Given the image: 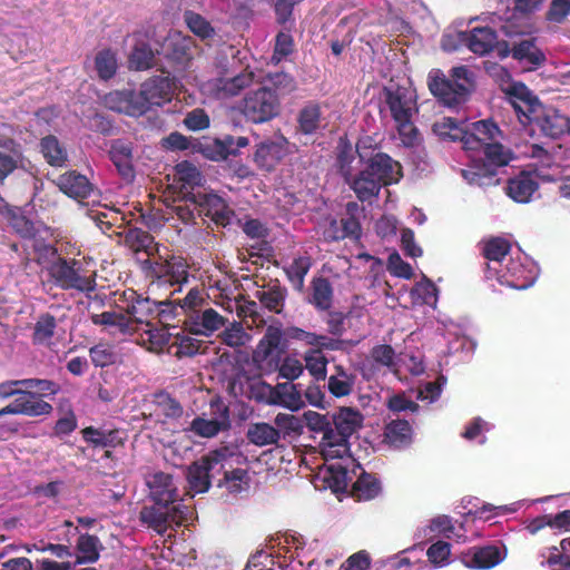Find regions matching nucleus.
Returning <instances> with one entry per match:
<instances>
[{"instance_id": "nucleus-47", "label": "nucleus", "mask_w": 570, "mask_h": 570, "mask_svg": "<svg viewBox=\"0 0 570 570\" xmlns=\"http://www.w3.org/2000/svg\"><path fill=\"white\" fill-rule=\"evenodd\" d=\"M321 109L317 105L305 106L298 115L299 130L305 135L316 132L321 127Z\"/></svg>"}, {"instance_id": "nucleus-57", "label": "nucleus", "mask_w": 570, "mask_h": 570, "mask_svg": "<svg viewBox=\"0 0 570 570\" xmlns=\"http://www.w3.org/2000/svg\"><path fill=\"white\" fill-rule=\"evenodd\" d=\"M156 413L167 419H177L183 414V407L178 401L167 393H159L155 396Z\"/></svg>"}, {"instance_id": "nucleus-17", "label": "nucleus", "mask_w": 570, "mask_h": 570, "mask_svg": "<svg viewBox=\"0 0 570 570\" xmlns=\"http://www.w3.org/2000/svg\"><path fill=\"white\" fill-rule=\"evenodd\" d=\"M209 298L207 289L197 285L190 287L183 298L164 299L160 304L161 312L168 315L169 320L179 315H184L187 320L193 313L209 305Z\"/></svg>"}, {"instance_id": "nucleus-50", "label": "nucleus", "mask_w": 570, "mask_h": 570, "mask_svg": "<svg viewBox=\"0 0 570 570\" xmlns=\"http://www.w3.org/2000/svg\"><path fill=\"white\" fill-rule=\"evenodd\" d=\"M285 296V289L279 286H272L256 293V297L259 299L261 304L274 313H281Z\"/></svg>"}, {"instance_id": "nucleus-53", "label": "nucleus", "mask_w": 570, "mask_h": 570, "mask_svg": "<svg viewBox=\"0 0 570 570\" xmlns=\"http://www.w3.org/2000/svg\"><path fill=\"white\" fill-rule=\"evenodd\" d=\"M311 258L299 256L285 268L286 275L295 288L301 289L304 285V278L311 268Z\"/></svg>"}, {"instance_id": "nucleus-33", "label": "nucleus", "mask_w": 570, "mask_h": 570, "mask_svg": "<svg viewBox=\"0 0 570 570\" xmlns=\"http://www.w3.org/2000/svg\"><path fill=\"white\" fill-rule=\"evenodd\" d=\"M165 48L173 59L185 65L193 57L194 41L180 31H170L166 38Z\"/></svg>"}, {"instance_id": "nucleus-54", "label": "nucleus", "mask_w": 570, "mask_h": 570, "mask_svg": "<svg viewBox=\"0 0 570 570\" xmlns=\"http://www.w3.org/2000/svg\"><path fill=\"white\" fill-rule=\"evenodd\" d=\"M95 69L102 80L112 78L117 71L116 55L111 50H101L95 57Z\"/></svg>"}, {"instance_id": "nucleus-21", "label": "nucleus", "mask_w": 570, "mask_h": 570, "mask_svg": "<svg viewBox=\"0 0 570 570\" xmlns=\"http://www.w3.org/2000/svg\"><path fill=\"white\" fill-rule=\"evenodd\" d=\"M287 146L288 141L283 136L262 141L256 146L254 163L259 169L272 171L287 155Z\"/></svg>"}, {"instance_id": "nucleus-26", "label": "nucleus", "mask_w": 570, "mask_h": 570, "mask_svg": "<svg viewBox=\"0 0 570 570\" xmlns=\"http://www.w3.org/2000/svg\"><path fill=\"white\" fill-rule=\"evenodd\" d=\"M514 250L509 240L502 237H495L488 240L483 248V254L487 258L485 274H498L505 258Z\"/></svg>"}, {"instance_id": "nucleus-49", "label": "nucleus", "mask_w": 570, "mask_h": 570, "mask_svg": "<svg viewBox=\"0 0 570 570\" xmlns=\"http://www.w3.org/2000/svg\"><path fill=\"white\" fill-rule=\"evenodd\" d=\"M411 295L415 302L435 307L438 302V288L432 281L423 276L411 291Z\"/></svg>"}, {"instance_id": "nucleus-18", "label": "nucleus", "mask_w": 570, "mask_h": 570, "mask_svg": "<svg viewBox=\"0 0 570 570\" xmlns=\"http://www.w3.org/2000/svg\"><path fill=\"white\" fill-rule=\"evenodd\" d=\"M362 470L353 458L343 461L324 463L318 470L317 478L335 492L346 491L356 476V471Z\"/></svg>"}, {"instance_id": "nucleus-36", "label": "nucleus", "mask_w": 570, "mask_h": 570, "mask_svg": "<svg viewBox=\"0 0 570 570\" xmlns=\"http://www.w3.org/2000/svg\"><path fill=\"white\" fill-rule=\"evenodd\" d=\"M384 436L390 445L401 449L412 442V429L407 421L394 420L386 425Z\"/></svg>"}, {"instance_id": "nucleus-12", "label": "nucleus", "mask_w": 570, "mask_h": 570, "mask_svg": "<svg viewBox=\"0 0 570 570\" xmlns=\"http://www.w3.org/2000/svg\"><path fill=\"white\" fill-rule=\"evenodd\" d=\"M148 273L151 277L155 278L153 284L158 286L168 285L174 287L170 292L171 295L176 293H180L183 289V285L187 284L189 273L188 266L184 262V259L179 257H170L169 259H163L158 257L157 259H146L144 262Z\"/></svg>"}, {"instance_id": "nucleus-5", "label": "nucleus", "mask_w": 570, "mask_h": 570, "mask_svg": "<svg viewBox=\"0 0 570 570\" xmlns=\"http://www.w3.org/2000/svg\"><path fill=\"white\" fill-rule=\"evenodd\" d=\"M384 95L402 142L406 146L414 145L417 139V130L412 122V116L416 111L414 90L409 86L391 82L384 88Z\"/></svg>"}, {"instance_id": "nucleus-34", "label": "nucleus", "mask_w": 570, "mask_h": 570, "mask_svg": "<svg viewBox=\"0 0 570 570\" xmlns=\"http://www.w3.org/2000/svg\"><path fill=\"white\" fill-rule=\"evenodd\" d=\"M356 375L348 372L343 365H335L327 379L328 392L335 397H344L353 393Z\"/></svg>"}, {"instance_id": "nucleus-8", "label": "nucleus", "mask_w": 570, "mask_h": 570, "mask_svg": "<svg viewBox=\"0 0 570 570\" xmlns=\"http://www.w3.org/2000/svg\"><path fill=\"white\" fill-rule=\"evenodd\" d=\"M7 216L11 227L22 238L31 242L38 263L55 257L56 248L51 244L53 232L41 222H32L24 217L20 209L7 207Z\"/></svg>"}, {"instance_id": "nucleus-62", "label": "nucleus", "mask_w": 570, "mask_h": 570, "mask_svg": "<svg viewBox=\"0 0 570 570\" xmlns=\"http://www.w3.org/2000/svg\"><path fill=\"white\" fill-rule=\"evenodd\" d=\"M451 546L444 541L433 543L426 551L429 561L434 568H443L450 563Z\"/></svg>"}, {"instance_id": "nucleus-48", "label": "nucleus", "mask_w": 570, "mask_h": 570, "mask_svg": "<svg viewBox=\"0 0 570 570\" xmlns=\"http://www.w3.org/2000/svg\"><path fill=\"white\" fill-rule=\"evenodd\" d=\"M57 327L56 318L50 314H42L35 324L33 342L41 345H50Z\"/></svg>"}, {"instance_id": "nucleus-20", "label": "nucleus", "mask_w": 570, "mask_h": 570, "mask_svg": "<svg viewBox=\"0 0 570 570\" xmlns=\"http://www.w3.org/2000/svg\"><path fill=\"white\" fill-rule=\"evenodd\" d=\"M507 557V550L501 544H487L473 547L461 556V561L466 568L491 569L501 563Z\"/></svg>"}, {"instance_id": "nucleus-46", "label": "nucleus", "mask_w": 570, "mask_h": 570, "mask_svg": "<svg viewBox=\"0 0 570 570\" xmlns=\"http://www.w3.org/2000/svg\"><path fill=\"white\" fill-rule=\"evenodd\" d=\"M353 489L361 500H371L381 492V483L379 480L367 473L361 471L357 480L352 482Z\"/></svg>"}, {"instance_id": "nucleus-35", "label": "nucleus", "mask_w": 570, "mask_h": 570, "mask_svg": "<svg viewBox=\"0 0 570 570\" xmlns=\"http://www.w3.org/2000/svg\"><path fill=\"white\" fill-rule=\"evenodd\" d=\"M224 473V479L219 481L218 485L226 488L232 494H238L247 491L249 488V475L246 470L234 468V464L220 470Z\"/></svg>"}, {"instance_id": "nucleus-13", "label": "nucleus", "mask_w": 570, "mask_h": 570, "mask_svg": "<svg viewBox=\"0 0 570 570\" xmlns=\"http://www.w3.org/2000/svg\"><path fill=\"white\" fill-rule=\"evenodd\" d=\"M279 111V100L275 92L266 87L249 91L242 106L243 115L254 124H263L275 116Z\"/></svg>"}, {"instance_id": "nucleus-28", "label": "nucleus", "mask_w": 570, "mask_h": 570, "mask_svg": "<svg viewBox=\"0 0 570 570\" xmlns=\"http://www.w3.org/2000/svg\"><path fill=\"white\" fill-rule=\"evenodd\" d=\"M538 187V181L531 173H521L509 179L505 191L514 202L527 204L531 202Z\"/></svg>"}, {"instance_id": "nucleus-30", "label": "nucleus", "mask_w": 570, "mask_h": 570, "mask_svg": "<svg viewBox=\"0 0 570 570\" xmlns=\"http://www.w3.org/2000/svg\"><path fill=\"white\" fill-rule=\"evenodd\" d=\"M57 186L67 196L77 200H82L94 191L92 185L83 175L75 171L66 173L58 177Z\"/></svg>"}, {"instance_id": "nucleus-24", "label": "nucleus", "mask_w": 570, "mask_h": 570, "mask_svg": "<svg viewBox=\"0 0 570 570\" xmlns=\"http://www.w3.org/2000/svg\"><path fill=\"white\" fill-rule=\"evenodd\" d=\"M90 318L95 325L104 326L114 336H131L137 332L126 312L106 311L100 314H92Z\"/></svg>"}, {"instance_id": "nucleus-37", "label": "nucleus", "mask_w": 570, "mask_h": 570, "mask_svg": "<svg viewBox=\"0 0 570 570\" xmlns=\"http://www.w3.org/2000/svg\"><path fill=\"white\" fill-rule=\"evenodd\" d=\"M309 303L318 311H327L332 307L333 287L328 279L318 277L312 282Z\"/></svg>"}, {"instance_id": "nucleus-7", "label": "nucleus", "mask_w": 570, "mask_h": 570, "mask_svg": "<svg viewBox=\"0 0 570 570\" xmlns=\"http://www.w3.org/2000/svg\"><path fill=\"white\" fill-rule=\"evenodd\" d=\"M471 71L464 67H454L451 79L439 70L433 69L428 76V86L434 97L448 107H456L465 101L471 86Z\"/></svg>"}, {"instance_id": "nucleus-40", "label": "nucleus", "mask_w": 570, "mask_h": 570, "mask_svg": "<svg viewBox=\"0 0 570 570\" xmlns=\"http://www.w3.org/2000/svg\"><path fill=\"white\" fill-rule=\"evenodd\" d=\"M247 438L253 444L265 446L276 443L279 432L268 423H254L248 428Z\"/></svg>"}, {"instance_id": "nucleus-38", "label": "nucleus", "mask_w": 570, "mask_h": 570, "mask_svg": "<svg viewBox=\"0 0 570 570\" xmlns=\"http://www.w3.org/2000/svg\"><path fill=\"white\" fill-rule=\"evenodd\" d=\"M101 543L96 535L81 534L77 542L76 563H94L99 559Z\"/></svg>"}, {"instance_id": "nucleus-27", "label": "nucleus", "mask_w": 570, "mask_h": 570, "mask_svg": "<svg viewBox=\"0 0 570 570\" xmlns=\"http://www.w3.org/2000/svg\"><path fill=\"white\" fill-rule=\"evenodd\" d=\"M198 203L216 224L222 226L232 224L234 212L220 196L213 193L198 195Z\"/></svg>"}, {"instance_id": "nucleus-22", "label": "nucleus", "mask_w": 570, "mask_h": 570, "mask_svg": "<svg viewBox=\"0 0 570 570\" xmlns=\"http://www.w3.org/2000/svg\"><path fill=\"white\" fill-rule=\"evenodd\" d=\"M226 318L216 309L207 305L197 313H193L185 320L188 331L195 335L212 336L215 332L225 326Z\"/></svg>"}, {"instance_id": "nucleus-55", "label": "nucleus", "mask_w": 570, "mask_h": 570, "mask_svg": "<svg viewBox=\"0 0 570 570\" xmlns=\"http://www.w3.org/2000/svg\"><path fill=\"white\" fill-rule=\"evenodd\" d=\"M12 145L11 140L4 145L9 153L0 150V183H3L21 163V153L19 149L11 147Z\"/></svg>"}, {"instance_id": "nucleus-42", "label": "nucleus", "mask_w": 570, "mask_h": 570, "mask_svg": "<svg viewBox=\"0 0 570 570\" xmlns=\"http://www.w3.org/2000/svg\"><path fill=\"white\" fill-rule=\"evenodd\" d=\"M361 414L350 407L341 409L334 417V424L340 432V436L344 439L350 436L361 425Z\"/></svg>"}, {"instance_id": "nucleus-9", "label": "nucleus", "mask_w": 570, "mask_h": 570, "mask_svg": "<svg viewBox=\"0 0 570 570\" xmlns=\"http://www.w3.org/2000/svg\"><path fill=\"white\" fill-rule=\"evenodd\" d=\"M500 269L498 274H485V278L510 288L525 289L533 285L538 277L537 265L519 248L505 258Z\"/></svg>"}, {"instance_id": "nucleus-60", "label": "nucleus", "mask_w": 570, "mask_h": 570, "mask_svg": "<svg viewBox=\"0 0 570 570\" xmlns=\"http://www.w3.org/2000/svg\"><path fill=\"white\" fill-rule=\"evenodd\" d=\"M222 340L230 347H240L250 341V335L240 323L234 322L222 333Z\"/></svg>"}, {"instance_id": "nucleus-51", "label": "nucleus", "mask_w": 570, "mask_h": 570, "mask_svg": "<svg viewBox=\"0 0 570 570\" xmlns=\"http://www.w3.org/2000/svg\"><path fill=\"white\" fill-rule=\"evenodd\" d=\"M227 426V417L222 421L216 419L196 417L190 424V431L202 438H214Z\"/></svg>"}, {"instance_id": "nucleus-23", "label": "nucleus", "mask_w": 570, "mask_h": 570, "mask_svg": "<svg viewBox=\"0 0 570 570\" xmlns=\"http://www.w3.org/2000/svg\"><path fill=\"white\" fill-rule=\"evenodd\" d=\"M52 405L35 396L32 391L23 392L12 403L0 410V416L4 414H22L27 416H41L50 414Z\"/></svg>"}, {"instance_id": "nucleus-45", "label": "nucleus", "mask_w": 570, "mask_h": 570, "mask_svg": "<svg viewBox=\"0 0 570 570\" xmlns=\"http://www.w3.org/2000/svg\"><path fill=\"white\" fill-rule=\"evenodd\" d=\"M126 244L135 252H145L148 256L153 255L156 246L154 237L146 230L131 228L125 236Z\"/></svg>"}, {"instance_id": "nucleus-11", "label": "nucleus", "mask_w": 570, "mask_h": 570, "mask_svg": "<svg viewBox=\"0 0 570 570\" xmlns=\"http://www.w3.org/2000/svg\"><path fill=\"white\" fill-rule=\"evenodd\" d=\"M193 511L181 501L174 505L158 504L145 507L140 511V520L148 528L163 534L173 525H181L191 518Z\"/></svg>"}, {"instance_id": "nucleus-16", "label": "nucleus", "mask_w": 570, "mask_h": 570, "mask_svg": "<svg viewBox=\"0 0 570 570\" xmlns=\"http://www.w3.org/2000/svg\"><path fill=\"white\" fill-rule=\"evenodd\" d=\"M124 301L126 302L125 312L134 323L137 332L142 330L144 326H149L151 323L150 318L155 313H158L166 321L169 320V316L161 312L160 304L164 301H151L149 297H144L132 289L124 292Z\"/></svg>"}, {"instance_id": "nucleus-61", "label": "nucleus", "mask_w": 570, "mask_h": 570, "mask_svg": "<svg viewBox=\"0 0 570 570\" xmlns=\"http://www.w3.org/2000/svg\"><path fill=\"white\" fill-rule=\"evenodd\" d=\"M144 332L142 336V343H148V348L151 351L160 350L163 348L169 341V334L164 328H158L157 326L153 325L151 323L149 326H144L141 330Z\"/></svg>"}, {"instance_id": "nucleus-44", "label": "nucleus", "mask_w": 570, "mask_h": 570, "mask_svg": "<svg viewBox=\"0 0 570 570\" xmlns=\"http://www.w3.org/2000/svg\"><path fill=\"white\" fill-rule=\"evenodd\" d=\"M282 341V330L277 326H268L259 341L256 354L263 358L272 356L274 352L281 351Z\"/></svg>"}, {"instance_id": "nucleus-59", "label": "nucleus", "mask_w": 570, "mask_h": 570, "mask_svg": "<svg viewBox=\"0 0 570 570\" xmlns=\"http://www.w3.org/2000/svg\"><path fill=\"white\" fill-rule=\"evenodd\" d=\"M24 389L32 391L35 396L41 399L55 396L60 391V385L45 379H24Z\"/></svg>"}, {"instance_id": "nucleus-25", "label": "nucleus", "mask_w": 570, "mask_h": 570, "mask_svg": "<svg viewBox=\"0 0 570 570\" xmlns=\"http://www.w3.org/2000/svg\"><path fill=\"white\" fill-rule=\"evenodd\" d=\"M150 497L158 504H176L177 487L173 476L164 472H156L147 479Z\"/></svg>"}, {"instance_id": "nucleus-39", "label": "nucleus", "mask_w": 570, "mask_h": 570, "mask_svg": "<svg viewBox=\"0 0 570 570\" xmlns=\"http://www.w3.org/2000/svg\"><path fill=\"white\" fill-rule=\"evenodd\" d=\"M40 148L45 159L51 166L62 167L66 165L68 157L67 150L55 136L42 138Z\"/></svg>"}, {"instance_id": "nucleus-1", "label": "nucleus", "mask_w": 570, "mask_h": 570, "mask_svg": "<svg viewBox=\"0 0 570 570\" xmlns=\"http://www.w3.org/2000/svg\"><path fill=\"white\" fill-rule=\"evenodd\" d=\"M433 131L442 139L459 140L468 153L473 166L463 170V177L470 184H482V178L493 176L497 168L505 166L511 154L502 144V132L491 120L472 124L444 117L434 122Z\"/></svg>"}, {"instance_id": "nucleus-32", "label": "nucleus", "mask_w": 570, "mask_h": 570, "mask_svg": "<svg viewBox=\"0 0 570 570\" xmlns=\"http://www.w3.org/2000/svg\"><path fill=\"white\" fill-rule=\"evenodd\" d=\"M110 159L124 179L134 178L131 144L121 139L115 140L110 147Z\"/></svg>"}, {"instance_id": "nucleus-4", "label": "nucleus", "mask_w": 570, "mask_h": 570, "mask_svg": "<svg viewBox=\"0 0 570 570\" xmlns=\"http://www.w3.org/2000/svg\"><path fill=\"white\" fill-rule=\"evenodd\" d=\"M531 26L524 19H505L501 24V32L508 37L509 41L498 43V55L500 58H507L510 55L518 61L530 66H541L546 56L537 46L535 39L530 37Z\"/></svg>"}, {"instance_id": "nucleus-10", "label": "nucleus", "mask_w": 570, "mask_h": 570, "mask_svg": "<svg viewBox=\"0 0 570 570\" xmlns=\"http://www.w3.org/2000/svg\"><path fill=\"white\" fill-rule=\"evenodd\" d=\"M49 264L48 272L55 283L62 289H76L78 292H91L96 287L95 278L87 275L82 264L76 259H66L57 254L49 261L40 263Z\"/></svg>"}, {"instance_id": "nucleus-56", "label": "nucleus", "mask_w": 570, "mask_h": 570, "mask_svg": "<svg viewBox=\"0 0 570 570\" xmlns=\"http://www.w3.org/2000/svg\"><path fill=\"white\" fill-rule=\"evenodd\" d=\"M326 440H328V436L325 433L324 442L322 443V454L324 456L325 463L343 461L345 458H352L347 454L348 449L344 438L340 436V440L336 442H330Z\"/></svg>"}, {"instance_id": "nucleus-15", "label": "nucleus", "mask_w": 570, "mask_h": 570, "mask_svg": "<svg viewBox=\"0 0 570 570\" xmlns=\"http://www.w3.org/2000/svg\"><path fill=\"white\" fill-rule=\"evenodd\" d=\"M488 24L484 27H475L470 32L458 31V37L465 42V46L474 53L483 56L492 50L497 42V29L501 31V24L504 20L491 13L484 18Z\"/></svg>"}, {"instance_id": "nucleus-2", "label": "nucleus", "mask_w": 570, "mask_h": 570, "mask_svg": "<svg viewBox=\"0 0 570 570\" xmlns=\"http://www.w3.org/2000/svg\"><path fill=\"white\" fill-rule=\"evenodd\" d=\"M358 160L351 146L341 145L337 166L345 183L361 202L375 198L382 186L397 183L402 176L401 165L389 155L377 153L370 156L363 141L356 145Z\"/></svg>"}, {"instance_id": "nucleus-63", "label": "nucleus", "mask_w": 570, "mask_h": 570, "mask_svg": "<svg viewBox=\"0 0 570 570\" xmlns=\"http://www.w3.org/2000/svg\"><path fill=\"white\" fill-rule=\"evenodd\" d=\"M91 362L97 367H105L117 361V353L110 345L98 344L89 350Z\"/></svg>"}, {"instance_id": "nucleus-6", "label": "nucleus", "mask_w": 570, "mask_h": 570, "mask_svg": "<svg viewBox=\"0 0 570 570\" xmlns=\"http://www.w3.org/2000/svg\"><path fill=\"white\" fill-rule=\"evenodd\" d=\"M240 460L242 455L230 446H222L210 451L188 468L189 489L194 493L207 492L210 488V480L216 473H220V470L227 466L232 468L233 464H239Z\"/></svg>"}, {"instance_id": "nucleus-19", "label": "nucleus", "mask_w": 570, "mask_h": 570, "mask_svg": "<svg viewBox=\"0 0 570 570\" xmlns=\"http://www.w3.org/2000/svg\"><path fill=\"white\" fill-rule=\"evenodd\" d=\"M174 83L169 76L154 77L145 81L136 92L138 105H141V115L154 106H163L170 101Z\"/></svg>"}, {"instance_id": "nucleus-31", "label": "nucleus", "mask_w": 570, "mask_h": 570, "mask_svg": "<svg viewBox=\"0 0 570 570\" xmlns=\"http://www.w3.org/2000/svg\"><path fill=\"white\" fill-rule=\"evenodd\" d=\"M395 358L396 353L391 345H376L371 350V360L362 362L358 370L365 380H370L375 374V365L372 362L391 368L395 365Z\"/></svg>"}, {"instance_id": "nucleus-14", "label": "nucleus", "mask_w": 570, "mask_h": 570, "mask_svg": "<svg viewBox=\"0 0 570 570\" xmlns=\"http://www.w3.org/2000/svg\"><path fill=\"white\" fill-rule=\"evenodd\" d=\"M255 81V73L249 68L228 77L219 76L212 78L202 85V91L214 99H228L238 96L244 89Z\"/></svg>"}, {"instance_id": "nucleus-64", "label": "nucleus", "mask_w": 570, "mask_h": 570, "mask_svg": "<svg viewBox=\"0 0 570 570\" xmlns=\"http://www.w3.org/2000/svg\"><path fill=\"white\" fill-rule=\"evenodd\" d=\"M178 180L183 183L185 187L198 186L202 183V175L199 170L188 161H181L175 167Z\"/></svg>"}, {"instance_id": "nucleus-29", "label": "nucleus", "mask_w": 570, "mask_h": 570, "mask_svg": "<svg viewBox=\"0 0 570 570\" xmlns=\"http://www.w3.org/2000/svg\"><path fill=\"white\" fill-rule=\"evenodd\" d=\"M105 106L117 112L128 116H141V105H138L137 95L134 90H116L105 97Z\"/></svg>"}, {"instance_id": "nucleus-52", "label": "nucleus", "mask_w": 570, "mask_h": 570, "mask_svg": "<svg viewBox=\"0 0 570 570\" xmlns=\"http://www.w3.org/2000/svg\"><path fill=\"white\" fill-rule=\"evenodd\" d=\"M184 21L188 29L200 39H209L215 35V29L212 27L210 22L199 13L186 11L184 13Z\"/></svg>"}, {"instance_id": "nucleus-41", "label": "nucleus", "mask_w": 570, "mask_h": 570, "mask_svg": "<svg viewBox=\"0 0 570 570\" xmlns=\"http://www.w3.org/2000/svg\"><path fill=\"white\" fill-rule=\"evenodd\" d=\"M305 368L316 381H324L328 361L320 348H309L304 353Z\"/></svg>"}, {"instance_id": "nucleus-58", "label": "nucleus", "mask_w": 570, "mask_h": 570, "mask_svg": "<svg viewBox=\"0 0 570 570\" xmlns=\"http://www.w3.org/2000/svg\"><path fill=\"white\" fill-rule=\"evenodd\" d=\"M294 39L289 30L279 31L275 38L272 61L275 63L281 62L294 52Z\"/></svg>"}, {"instance_id": "nucleus-3", "label": "nucleus", "mask_w": 570, "mask_h": 570, "mask_svg": "<svg viewBox=\"0 0 570 570\" xmlns=\"http://www.w3.org/2000/svg\"><path fill=\"white\" fill-rule=\"evenodd\" d=\"M510 104L522 125L535 126L547 137L570 132V119L553 107L542 106L522 83L513 86Z\"/></svg>"}, {"instance_id": "nucleus-43", "label": "nucleus", "mask_w": 570, "mask_h": 570, "mask_svg": "<svg viewBox=\"0 0 570 570\" xmlns=\"http://www.w3.org/2000/svg\"><path fill=\"white\" fill-rule=\"evenodd\" d=\"M154 60L155 55L149 45L139 40L129 56V67L135 70H146L154 66Z\"/></svg>"}]
</instances>
